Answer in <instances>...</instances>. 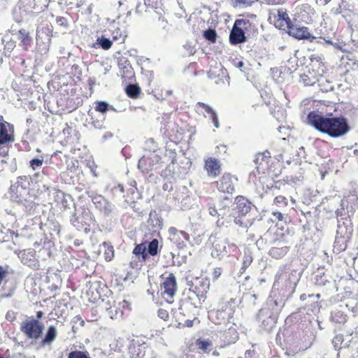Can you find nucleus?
I'll return each mask as SVG.
<instances>
[{
    "mask_svg": "<svg viewBox=\"0 0 358 358\" xmlns=\"http://www.w3.org/2000/svg\"><path fill=\"white\" fill-rule=\"evenodd\" d=\"M228 257L231 259L233 263H235V261L237 260V259L235 257H234V256H229V255Z\"/></svg>",
    "mask_w": 358,
    "mask_h": 358,
    "instance_id": "obj_56",
    "label": "nucleus"
},
{
    "mask_svg": "<svg viewBox=\"0 0 358 358\" xmlns=\"http://www.w3.org/2000/svg\"><path fill=\"white\" fill-rule=\"evenodd\" d=\"M276 17L278 18L275 24L276 27H279L280 29L286 27L288 28L292 24L291 20L286 10L284 9H280L278 10Z\"/></svg>",
    "mask_w": 358,
    "mask_h": 358,
    "instance_id": "obj_16",
    "label": "nucleus"
},
{
    "mask_svg": "<svg viewBox=\"0 0 358 358\" xmlns=\"http://www.w3.org/2000/svg\"><path fill=\"white\" fill-rule=\"evenodd\" d=\"M7 275V269L3 266H0V279L3 280Z\"/></svg>",
    "mask_w": 358,
    "mask_h": 358,
    "instance_id": "obj_39",
    "label": "nucleus"
},
{
    "mask_svg": "<svg viewBox=\"0 0 358 358\" xmlns=\"http://www.w3.org/2000/svg\"><path fill=\"white\" fill-rule=\"evenodd\" d=\"M187 294V298L185 301H182V304L179 308V309L182 311L181 313H182L183 315H185L184 312V306H187L188 305H190L194 308H198L201 307L203 302L206 299L205 295H202L198 292L193 291V288H189Z\"/></svg>",
    "mask_w": 358,
    "mask_h": 358,
    "instance_id": "obj_5",
    "label": "nucleus"
},
{
    "mask_svg": "<svg viewBox=\"0 0 358 358\" xmlns=\"http://www.w3.org/2000/svg\"><path fill=\"white\" fill-rule=\"evenodd\" d=\"M157 314L158 316L164 321L167 320L169 318V313L164 309H159Z\"/></svg>",
    "mask_w": 358,
    "mask_h": 358,
    "instance_id": "obj_36",
    "label": "nucleus"
},
{
    "mask_svg": "<svg viewBox=\"0 0 358 358\" xmlns=\"http://www.w3.org/2000/svg\"><path fill=\"white\" fill-rule=\"evenodd\" d=\"M222 274V270L220 268H215L213 271V278L217 279Z\"/></svg>",
    "mask_w": 358,
    "mask_h": 358,
    "instance_id": "obj_43",
    "label": "nucleus"
},
{
    "mask_svg": "<svg viewBox=\"0 0 358 358\" xmlns=\"http://www.w3.org/2000/svg\"><path fill=\"white\" fill-rule=\"evenodd\" d=\"M217 225L222 226L224 224V222H221L220 220L217 222Z\"/></svg>",
    "mask_w": 358,
    "mask_h": 358,
    "instance_id": "obj_55",
    "label": "nucleus"
},
{
    "mask_svg": "<svg viewBox=\"0 0 358 358\" xmlns=\"http://www.w3.org/2000/svg\"><path fill=\"white\" fill-rule=\"evenodd\" d=\"M176 278L173 273H169L166 278H163L161 283L162 295L166 299H173L177 291Z\"/></svg>",
    "mask_w": 358,
    "mask_h": 358,
    "instance_id": "obj_4",
    "label": "nucleus"
},
{
    "mask_svg": "<svg viewBox=\"0 0 358 358\" xmlns=\"http://www.w3.org/2000/svg\"><path fill=\"white\" fill-rule=\"evenodd\" d=\"M301 299H304V296L303 295H301Z\"/></svg>",
    "mask_w": 358,
    "mask_h": 358,
    "instance_id": "obj_60",
    "label": "nucleus"
},
{
    "mask_svg": "<svg viewBox=\"0 0 358 358\" xmlns=\"http://www.w3.org/2000/svg\"><path fill=\"white\" fill-rule=\"evenodd\" d=\"M194 53V51H193V50L192 49V50H190L189 54H190V55H193Z\"/></svg>",
    "mask_w": 358,
    "mask_h": 358,
    "instance_id": "obj_58",
    "label": "nucleus"
},
{
    "mask_svg": "<svg viewBox=\"0 0 358 358\" xmlns=\"http://www.w3.org/2000/svg\"><path fill=\"white\" fill-rule=\"evenodd\" d=\"M239 22V20H236L235 22V24L230 33L229 41L232 44L241 43L245 42L246 40V37L243 29L236 26Z\"/></svg>",
    "mask_w": 358,
    "mask_h": 358,
    "instance_id": "obj_13",
    "label": "nucleus"
},
{
    "mask_svg": "<svg viewBox=\"0 0 358 358\" xmlns=\"http://www.w3.org/2000/svg\"><path fill=\"white\" fill-rule=\"evenodd\" d=\"M158 245L159 242L157 239H153L152 241L149 242L148 248H146L148 252L152 256L156 255L158 252Z\"/></svg>",
    "mask_w": 358,
    "mask_h": 358,
    "instance_id": "obj_26",
    "label": "nucleus"
},
{
    "mask_svg": "<svg viewBox=\"0 0 358 358\" xmlns=\"http://www.w3.org/2000/svg\"><path fill=\"white\" fill-rule=\"evenodd\" d=\"M263 158H264V156H263V155H262V154H258V155L256 156L255 159H254V162H255V164H258V163H259V160H262V161L263 160Z\"/></svg>",
    "mask_w": 358,
    "mask_h": 358,
    "instance_id": "obj_49",
    "label": "nucleus"
},
{
    "mask_svg": "<svg viewBox=\"0 0 358 358\" xmlns=\"http://www.w3.org/2000/svg\"><path fill=\"white\" fill-rule=\"evenodd\" d=\"M126 93L131 98H136L140 93V88L136 85H129L126 87Z\"/></svg>",
    "mask_w": 358,
    "mask_h": 358,
    "instance_id": "obj_24",
    "label": "nucleus"
},
{
    "mask_svg": "<svg viewBox=\"0 0 358 358\" xmlns=\"http://www.w3.org/2000/svg\"><path fill=\"white\" fill-rule=\"evenodd\" d=\"M289 251V248L287 246L283 247H273L269 250V255L275 259H280L284 257Z\"/></svg>",
    "mask_w": 358,
    "mask_h": 358,
    "instance_id": "obj_22",
    "label": "nucleus"
},
{
    "mask_svg": "<svg viewBox=\"0 0 358 358\" xmlns=\"http://www.w3.org/2000/svg\"><path fill=\"white\" fill-rule=\"evenodd\" d=\"M217 187L220 192L232 194L234 192V187L232 184L231 176L229 174H224L222 178L217 182Z\"/></svg>",
    "mask_w": 358,
    "mask_h": 358,
    "instance_id": "obj_11",
    "label": "nucleus"
},
{
    "mask_svg": "<svg viewBox=\"0 0 358 358\" xmlns=\"http://www.w3.org/2000/svg\"><path fill=\"white\" fill-rule=\"evenodd\" d=\"M191 287L193 288V291L198 292L202 295H205L209 290L210 281L207 278H196L194 282H191ZM188 285H190L189 282Z\"/></svg>",
    "mask_w": 358,
    "mask_h": 358,
    "instance_id": "obj_10",
    "label": "nucleus"
},
{
    "mask_svg": "<svg viewBox=\"0 0 358 358\" xmlns=\"http://www.w3.org/2000/svg\"><path fill=\"white\" fill-rule=\"evenodd\" d=\"M158 158V156L154 153H151L149 156H143L138 161V168L143 172L151 170L155 165L154 162H157Z\"/></svg>",
    "mask_w": 358,
    "mask_h": 358,
    "instance_id": "obj_12",
    "label": "nucleus"
},
{
    "mask_svg": "<svg viewBox=\"0 0 358 358\" xmlns=\"http://www.w3.org/2000/svg\"><path fill=\"white\" fill-rule=\"evenodd\" d=\"M205 169L209 176L216 177L220 173V162L215 158H210L205 162Z\"/></svg>",
    "mask_w": 358,
    "mask_h": 358,
    "instance_id": "obj_15",
    "label": "nucleus"
},
{
    "mask_svg": "<svg viewBox=\"0 0 358 358\" xmlns=\"http://www.w3.org/2000/svg\"><path fill=\"white\" fill-rule=\"evenodd\" d=\"M304 83H305V84H306V85H313V84H314L315 81H313V82H310H310H308L306 79H304Z\"/></svg>",
    "mask_w": 358,
    "mask_h": 358,
    "instance_id": "obj_53",
    "label": "nucleus"
},
{
    "mask_svg": "<svg viewBox=\"0 0 358 358\" xmlns=\"http://www.w3.org/2000/svg\"><path fill=\"white\" fill-rule=\"evenodd\" d=\"M148 223L153 227L161 228L162 226V220L157 215L155 210H151Z\"/></svg>",
    "mask_w": 358,
    "mask_h": 358,
    "instance_id": "obj_23",
    "label": "nucleus"
},
{
    "mask_svg": "<svg viewBox=\"0 0 358 358\" xmlns=\"http://www.w3.org/2000/svg\"><path fill=\"white\" fill-rule=\"evenodd\" d=\"M57 335V331L56 327L54 326L49 327L45 334V338L43 339L41 342L42 345H50L56 338Z\"/></svg>",
    "mask_w": 358,
    "mask_h": 358,
    "instance_id": "obj_21",
    "label": "nucleus"
},
{
    "mask_svg": "<svg viewBox=\"0 0 358 358\" xmlns=\"http://www.w3.org/2000/svg\"><path fill=\"white\" fill-rule=\"evenodd\" d=\"M211 256L213 258L221 259L227 254V247L224 243H215L213 245Z\"/></svg>",
    "mask_w": 358,
    "mask_h": 358,
    "instance_id": "obj_20",
    "label": "nucleus"
},
{
    "mask_svg": "<svg viewBox=\"0 0 358 358\" xmlns=\"http://www.w3.org/2000/svg\"><path fill=\"white\" fill-rule=\"evenodd\" d=\"M234 217V209L227 208V212L222 215V219H224L227 224L230 225Z\"/></svg>",
    "mask_w": 358,
    "mask_h": 358,
    "instance_id": "obj_32",
    "label": "nucleus"
},
{
    "mask_svg": "<svg viewBox=\"0 0 358 358\" xmlns=\"http://www.w3.org/2000/svg\"><path fill=\"white\" fill-rule=\"evenodd\" d=\"M96 43L103 50H108L111 47L113 42L109 38L101 36L97 38Z\"/></svg>",
    "mask_w": 358,
    "mask_h": 358,
    "instance_id": "obj_25",
    "label": "nucleus"
},
{
    "mask_svg": "<svg viewBox=\"0 0 358 358\" xmlns=\"http://www.w3.org/2000/svg\"><path fill=\"white\" fill-rule=\"evenodd\" d=\"M28 180L26 177H19L13 182L10 188V199L16 202H20L24 199L27 190Z\"/></svg>",
    "mask_w": 358,
    "mask_h": 358,
    "instance_id": "obj_3",
    "label": "nucleus"
},
{
    "mask_svg": "<svg viewBox=\"0 0 358 358\" xmlns=\"http://www.w3.org/2000/svg\"><path fill=\"white\" fill-rule=\"evenodd\" d=\"M252 262V257L250 256L245 257L243 260V267H248Z\"/></svg>",
    "mask_w": 358,
    "mask_h": 358,
    "instance_id": "obj_46",
    "label": "nucleus"
},
{
    "mask_svg": "<svg viewBox=\"0 0 358 358\" xmlns=\"http://www.w3.org/2000/svg\"><path fill=\"white\" fill-rule=\"evenodd\" d=\"M68 358H90V356L86 351L74 350L69 354Z\"/></svg>",
    "mask_w": 358,
    "mask_h": 358,
    "instance_id": "obj_28",
    "label": "nucleus"
},
{
    "mask_svg": "<svg viewBox=\"0 0 358 358\" xmlns=\"http://www.w3.org/2000/svg\"><path fill=\"white\" fill-rule=\"evenodd\" d=\"M145 250L146 247L144 244H139L135 247L133 253L136 256L142 255V257L145 259L146 257V254L145 253Z\"/></svg>",
    "mask_w": 358,
    "mask_h": 358,
    "instance_id": "obj_30",
    "label": "nucleus"
},
{
    "mask_svg": "<svg viewBox=\"0 0 358 358\" xmlns=\"http://www.w3.org/2000/svg\"><path fill=\"white\" fill-rule=\"evenodd\" d=\"M219 337L224 345L235 343L238 338V334L235 326H230L226 331H221Z\"/></svg>",
    "mask_w": 358,
    "mask_h": 358,
    "instance_id": "obj_7",
    "label": "nucleus"
},
{
    "mask_svg": "<svg viewBox=\"0 0 358 358\" xmlns=\"http://www.w3.org/2000/svg\"><path fill=\"white\" fill-rule=\"evenodd\" d=\"M43 313L42 311H38L36 313V317H37V319L36 320H39L41 319V317H43Z\"/></svg>",
    "mask_w": 358,
    "mask_h": 358,
    "instance_id": "obj_50",
    "label": "nucleus"
},
{
    "mask_svg": "<svg viewBox=\"0 0 358 358\" xmlns=\"http://www.w3.org/2000/svg\"><path fill=\"white\" fill-rule=\"evenodd\" d=\"M196 108L198 113H200L201 110H203V115L206 117H208L209 118H210L215 127L217 129L219 128L220 124L217 115L210 106L206 103L199 102L196 106Z\"/></svg>",
    "mask_w": 358,
    "mask_h": 358,
    "instance_id": "obj_9",
    "label": "nucleus"
},
{
    "mask_svg": "<svg viewBox=\"0 0 358 358\" xmlns=\"http://www.w3.org/2000/svg\"><path fill=\"white\" fill-rule=\"evenodd\" d=\"M233 222L236 225H238L241 227H243V228L246 227L245 226H243V223L241 219L239 218V217H234V220H233Z\"/></svg>",
    "mask_w": 358,
    "mask_h": 358,
    "instance_id": "obj_45",
    "label": "nucleus"
},
{
    "mask_svg": "<svg viewBox=\"0 0 358 358\" xmlns=\"http://www.w3.org/2000/svg\"><path fill=\"white\" fill-rule=\"evenodd\" d=\"M72 224L77 227L81 226H90L94 220L92 219V215L88 210L83 209L80 213H76L71 219Z\"/></svg>",
    "mask_w": 358,
    "mask_h": 358,
    "instance_id": "obj_6",
    "label": "nucleus"
},
{
    "mask_svg": "<svg viewBox=\"0 0 358 358\" xmlns=\"http://www.w3.org/2000/svg\"><path fill=\"white\" fill-rule=\"evenodd\" d=\"M287 29L289 34L297 39H308L312 37L307 27H298L291 24Z\"/></svg>",
    "mask_w": 358,
    "mask_h": 358,
    "instance_id": "obj_14",
    "label": "nucleus"
},
{
    "mask_svg": "<svg viewBox=\"0 0 358 358\" xmlns=\"http://www.w3.org/2000/svg\"><path fill=\"white\" fill-rule=\"evenodd\" d=\"M203 36L207 40L212 43H214L216 41L217 34L214 29H209L205 31Z\"/></svg>",
    "mask_w": 358,
    "mask_h": 358,
    "instance_id": "obj_31",
    "label": "nucleus"
},
{
    "mask_svg": "<svg viewBox=\"0 0 358 358\" xmlns=\"http://www.w3.org/2000/svg\"><path fill=\"white\" fill-rule=\"evenodd\" d=\"M152 358H154V357H152Z\"/></svg>",
    "mask_w": 358,
    "mask_h": 358,
    "instance_id": "obj_63",
    "label": "nucleus"
},
{
    "mask_svg": "<svg viewBox=\"0 0 358 358\" xmlns=\"http://www.w3.org/2000/svg\"><path fill=\"white\" fill-rule=\"evenodd\" d=\"M8 153V144L0 143V157H6Z\"/></svg>",
    "mask_w": 358,
    "mask_h": 358,
    "instance_id": "obj_35",
    "label": "nucleus"
},
{
    "mask_svg": "<svg viewBox=\"0 0 358 358\" xmlns=\"http://www.w3.org/2000/svg\"><path fill=\"white\" fill-rule=\"evenodd\" d=\"M176 231H177V229L174 227H171L169 229V233L170 234H176Z\"/></svg>",
    "mask_w": 358,
    "mask_h": 358,
    "instance_id": "obj_51",
    "label": "nucleus"
},
{
    "mask_svg": "<svg viewBox=\"0 0 358 358\" xmlns=\"http://www.w3.org/2000/svg\"><path fill=\"white\" fill-rule=\"evenodd\" d=\"M41 0H20L19 6L24 11L32 13L34 10H38Z\"/></svg>",
    "mask_w": 358,
    "mask_h": 358,
    "instance_id": "obj_17",
    "label": "nucleus"
},
{
    "mask_svg": "<svg viewBox=\"0 0 358 358\" xmlns=\"http://www.w3.org/2000/svg\"><path fill=\"white\" fill-rule=\"evenodd\" d=\"M146 143H147L148 145H150V149L155 150V149L157 148V145H156L155 141H154V139H153V138H150V139H148V140L146 141Z\"/></svg>",
    "mask_w": 358,
    "mask_h": 358,
    "instance_id": "obj_47",
    "label": "nucleus"
},
{
    "mask_svg": "<svg viewBox=\"0 0 358 358\" xmlns=\"http://www.w3.org/2000/svg\"><path fill=\"white\" fill-rule=\"evenodd\" d=\"M301 299H304V296L303 295H301Z\"/></svg>",
    "mask_w": 358,
    "mask_h": 358,
    "instance_id": "obj_61",
    "label": "nucleus"
},
{
    "mask_svg": "<svg viewBox=\"0 0 358 358\" xmlns=\"http://www.w3.org/2000/svg\"><path fill=\"white\" fill-rule=\"evenodd\" d=\"M334 46H335L336 48H338V45L337 44H335V45H334Z\"/></svg>",
    "mask_w": 358,
    "mask_h": 358,
    "instance_id": "obj_59",
    "label": "nucleus"
},
{
    "mask_svg": "<svg viewBox=\"0 0 358 358\" xmlns=\"http://www.w3.org/2000/svg\"><path fill=\"white\" fill-rule=\"evenodd\" d=\"M43 163V159H33L30 161V166L35 170L38 168H40L42 166Z\"/></svg>",
    "mask_w": 358,
    "mask_h": 358,
    "instance_id": "obj_34",
    "label": "nucleus"
},
{
    "mask_svg": "<svg viewBox=\"0 0 358 358\" xmlns=\"http://www.w3.org/2000/svg\"><path fill=\"white\" fill-rule=\"evenodd\" d=\"M257 0H235V3L237 5H245V6H250L252 3L256 2Z\"/></svg>",
    "mask_w": 358,
    "mask_h": 358,
    "instance_id": "obj_37",
    "label": "nucleus"
},
{
    "mask_svg": "<svg viewBox=\"0 0 358 358\" xmlns=\"http://www.w3.org/2000/svg\"><path fill=\"white\" fill-rule=\"evenodd\" d=\"M236 208L239 213L246 215L251 209V203L243 196L236 198Z\"/></svg>",
    "mask_w": 358,
    "mask_h": 358,
    "instance_id": "obj_18",
    "label": "nucleus"
},
{
    "mask_svg": "<svg viewBox=\"0 0 358 358\" xmlns=\"http://www.w3.org/2000/svg\"><path fill=\"white\" fill-rule=\"evenodd\" d=\"M215 317L217 320V321H214L216 324H220L222 320L225 319L226 314L223 311L217 310L215 312H211L210 313L209 317L211 318L212 320H213V317Z\"/></svg>",
    "mask_w": 358,
    "mask_h": 358,
    "instance_id": "obj_29",
    "label": "nucleus"
},
{
    "mask_svg": "<svg viewBox=\"0 0 358 358\" xmlns=\"http://www.w3.org/2000/svg\"><path fill=\"white\" fill-rule=\"evenodd\" d=\"M131 71V67L128 64L127 66H124L122 69V71H120L121 76L122 77H125L127 73H129Z\"/></svg>",
    "mask_w": 358,
    "mask_h": 358,
    "instance_id": "obj_38",
    "label": "nucleus"
},
{
    "mask_svg": "<svg viewBox=\"0 0 358 358\" xmlns=\"http://www.w3.org/2000/svg\"><path fill=\"white\" fill-rule=\"evenodd\" d=\"M273 216H275L280 221H282L284 219L283 215L280 212L273 213Z\"/></svg>",
    "mask_w": 358,
    "mask_h": 358,
    "instance_id": "obj_48",
    "label": "nucleus"
},
{
    "mask_svg": "<svg viewBox=\"0 0 358 358\" xmlns=\"http://www.w3.org/2000/svg\"><path fill=\"white\" fill-rule=\"evenodd\" d=\"M110 108V106L105 101H99L96 106V110L102 113H106Z\"/></svg>",
    "mask_w": 358,
    "mask_h": 358,
    "instance_id": "obj_33",
    "label": "nucleus"
},
{
    "mask_svg": "<svg viewBox=\"0 0 358 358\" xmlns=\"http://www.w3.org/2000/svg\"><path fill=\"white\" fill-rule=\"evenodd\" d=\"M286 199L282 196H276L275 199V203H284L286 204Z\"/></svg>",
    "mask_w": 358,
    "mask_h": 358,
    "instance_id": "obj_44",
    "label": "nucleus"
},
{
    "mask_svg": "<svg viewBox=\"0 0 358 358\" xmlns=\"http://www.w3.org/2000/svg\"><path fill=\"white\" fill-rule=\"evenodd\" d=\"M43 329V324L33 317L27 318L20 324V330L27 339L38 340L41 337Z\"/></svg>",
    "mask_w": 358,
    "mask_h": 358,
    "instance_id": "obj_2",
    "label": "nucleus"
},
{
    "mask_svg": "<svg viewBox=\"0 0 358 358\" xmlns=\"http://www.w3.org/2000/svg\"><path fill=\"white\" fill-rule=\"evenodd\" d=\"M144 355H145V352H142L141 350V349L138 348V353L136 355H135L134 352H133L131 354V358H143Z\"/></svg>",
    "mask_w": 358,
    "mask_h": 358,
    "instance_id": "obj_41",
    "label": "nucleus"
},
{
    "mask_svg": "<svg viewBox=\"0 0 358 358\" xmlns=\"http://www.w3.org/2000/svg\"><path fill=\"white\" fill-rule=\"evenodd\" d=\"M308 121L315 129L333 138L343 136L350 131L348 122L343 117H329L310 112Z\"/></svg>",
    "mask_w": 358,
    "mask_h": 358,
    "instance_id": "obj_1",
    "label": "nucleus"
},
{
    "mask_svg": "<svg viewBox=\"0 0 358 358\" xmlns=\"http://www.w3.org/2000/svg\"><path fill=\"white\" fill-rule=\"evenodd\" d=\"M196 345L199 349L204 352H209L212 349V343L208 341L198 339Z\"/></svg>",
    "mask_w": 358,
    "mask_h": 358,
    "instance_id": "obj_27",
    "label": "nucleus"
},
{
    "mask_svg": "<svg viewBox=\"0 0 358 358\" xmlns=\"http://www.w3.org/2000/svg\"><path fill=\"white\" fill-rule=\"evenodd\" d=\"M108 252H106V259L110 261L113 255V250L112 247H108Z\"/></svg>",
    "mask_w": 358,
    "mask_h": 358,
    "instance_id": "obj_40",
    "label": "nucleus"
},
{
    "mask_svg": "<svg viewBox=\"0 0 358 358\" xmlns=\"http://www.w3.org/2000/svg\"><path fill=\"white\" fill-rule=\"evenodd\" d=\"M354 154L357 156H358V150H354Z\"/></svg>",
    "mask_w": 358,
    "mask_h": 358,
    "instance_id": "obj_57",
    "label": "nucleus"
},
{
    "mask_svg": "<svg viewBox=\"0 0 358 358\" xmlns=\"http://www.w3.org/2000/svg\"><path fill=\"white\" fill-rule=\"evenodd\" d=\"M98 201L95 203L96 208L106 215H109L114 209V205L106 200L104 198L99 196Z\"/></svg>",
    "mask_w": 358,
    "mask_h": 358,
    "instance_id": "obj_19",
    "label": "nucleus"
},
{
    "mask_svg": "<svg viewBox=\"0 0 358 358\" xmlns=\"http://www.w3.org/2000/svg\"><path fill=\"white\" fill-rule=\"evenodd\" d=\"M251 354H252V352H251V351H248V352H245V357H246V358H248L249 357H250Z\"/></svg>",
    "mask_w": 358,
    "mask_h": 358,
    "instance_id": "obj_54",
    "label": "nucleus"
},
{
    "mask_svg": "<svg viewBox=\"0 0 358 358\" xmlns=\"http://www.w3.org/2000/svg\"><path fill=\"white\" fill-rule=\"evenodd\" d=\"M244 62L241 61L238 63V65H237V67L239 68V69H241L244 66Z\"/></svg>",
    "mask_w": 358,
    "mask_h": 358,
    "instance_id": "obj_52",
    "label": "nucleus"
},
{
    "mask_svg": "<svg viewBox=\"0 0 358 358\" xmlns=\"http://www.w3.org/2000/svg\"><path fill=\"white\" fill-rule=\"evenodd\" d=\"M10 125L5 122L2 117H0V143L8 144L14 141L13 135L9 133Z\"/></svg>",
    "mask_w": 358,
    "mask_h": 358,
    "instance_id": "obj_8",
    "label": "nucleus"
},
{
    "mask_svg": "<svg viewBox=\"0 0 358 358\" xmlns=\"http://www.w3.org/2000/svg\"><path fill=\"white\" fill-rule=\"evenodd\" d=\"M0 358H3V357H0Z\"/></svg>",
    "mask_w": 358,
    "mask_h": 358,
    "instance_id": "obj_62",
    "label": "nucleus"
},
{
    "mask_svg": "<svg viewBox=\"0 0 358 358\" xmlns=\"http://www.w3.org/2000/svg\"><path fill=\"white\" fill-rule=\"evenodd\" d=\"M208 210L209 213L213 216H215L216 215H218V216L221 215V213H217V210L215 206H209Z\"/></svg>",
    "mask_w": 358,
    "mask_h": 358,
    "instance_id": "obj_42",
    "label": "nucleus"
}]
</instances>
